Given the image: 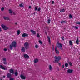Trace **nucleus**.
I'll use <instances>...</instances> for the list:
<instances>
[{"instance_id": "20", "label": "nucleus", "mask_w": 80, "mask_h": 80, "mask_svg": "<svg viewBox=\"0 0 80 80\" xmlns=\"http://www.w3.org/2000/svg\"><path fill=\"white\" fill-rule=\"evenodd\" d=\"M38 61V60L37 59H35L34 60V63H37Z\"/></svg>"}, {"instance_id": "39", "label": "nucleus", "mask_w": 80, "mask_h": 80, "mask_svg": "<svg viewBox=\"0 0 80 80\" xmlns=\"http://www.w3.org/2000/svg\"><path fill=\"white\" fill-rule=\"evenodd\" d=\"M39 43H40L41 44H42V42L41 41H39Z\"/></svg>"}, {"instance_id": "35", "label": "nucleus", "mask_w": 80, "mask_h": 80, "mask_svg": "<svg viewBox=\"0 0 80 80\" xmlns=\"http://www.w3.org/2000/svg\"><path fill=\"white\" fill-rule=\"evenodd\" d=\"M48 23H50V20L48 19Z\"/></svg>"}, {"instance_id": "13", "label": "nucleus", "mask_w": 80, "mask_h": 80, "mask_svg": "<svg viewBox=\"0 0 80 80\" xmlns=\"http://www.w3.org/2000/svg\"><path fill=\"white\" fill-rule=\"evenodd\" d=\"M20 77L22 79H23L24 80H25V77L23 76V75H21Z\"/></svg>"}, {"instance_id": "41", "label": "nucleus", "mask_w": 80, "mask_h": 80, "mask_svg": "<svg viewBox=\"0 0 80 80\" xmlns=\"http://www.w3.org/2000/svg\"><path fill=\"white\" fill-rule=\"evenodd\" d=\"M61 23H63V22H64V21H61Z\"/></svg>"}, {"instance_id": "6", "label": "nucleus", "mask_w": 80, "mask_h": 80, "mask_svg": "<svg viewBox=\"0 0 80 80\" xmlns=\"http://www.w3.org/2000/svg\"><path fill=\"white\" fill-rule=\"evenodd\" d=\"M73 70L72 69H69L68 70L67 72H68V73H71L73 72Z\"/></svg>"}, {"instance_id": "11", "label": "nucleus", "mask_w": 80, "mask_h": 80, "mask_svg": "<svg viewBox=\"0 0 80 80\" xmlns=\"http://www.w3.org/2000/svg\"><path fill=\"white\" fill-rule=\"evenodd\" d=\"M48 42L49 44H51V41H50V38L49 37H48Z\"/></svg>"}, {"instance_id": "33", "label": "nucleus", "mask_w": 80, "mask_h": 80, "mask_svg": "<svg viewBox=\"0 0 80 80\" xmlns=\"http://www.w3.org/2000/svg\"><path fill=\"white\" fill-rule=\"evenodd\" d=\"M69 64L70 66H72V63H71V62H69Z\"/></svg>"}, {"instance_id": "36", "label": "nucleus", "mask_w": 80, "mask_h": 80, "mask_svg": "<svg viewBox=\"0 0 80 80\" xmlns=\"http://www.w3.org/2000/svg\"><path fill=\"white\" fill-rule=\"evenodd\" d=\"M3 61L5 62L6 61V58H3Z\"/></svg>"}, {"instance_id": "50", "label": "nucleus", "mask_w": 80, "mask_h": 80, "mask_svg": "<svg viewBox=\"0 0 80 80\" xmlns=\"http://www.w3.org/2000/svg\"><path fill=\"white\" fill-rule=\"evenodd\" d=\"M15 25H17V23H15Z\"/></svg>"}, {"instance_id": "7", "label": "nucleus", "mask_w": 80, "mask_h": 80, "mask_svg": "<svg viewBox=\"0 0 80 80\" xmlns=\"http://www.w3.org/2000/svg\"><path fill=\"white\" fill-rule=\"evenodd\" d=\"M28 35L26 33H24L22 34V37H28Z\"/></svg>"}, {"instance_id": "3", "label": "nucleus", "mask_w": 80, "mask_h": 80, "mask_svg": "<svg viewBox=\"0 0 80 80\" xmlns=\"http://www.w3.org/2000/svg\"><path fill=\"white\" fill-rule=\"evenodd\" d=\"M24 47L26 49L29 48V43L28 42H26L24 44Z\"/></svg>"}, {"instance_id": "27", "label": "nucleus", "mask_w": 80, "mask_h": 80, "mask_svg": "<svg viewBox=\"0 0 80 80\" xmlns=\"http://www.w3.org/2000/svg\"><path fill=\"white\" fill-rule=\"evenodd\" d=\"M68 64L67 63H66L65 64V66L66 67H68Z\"/></svg>"}, {"instance_id": "9", "label": "nucleus", "mask_w": 80, "mask_h": 80, "mask_svg": "<svg viewBox=\"0 0 80 80\" xmlns=\"http://www.w3.org/2000/svg\"><path fill=\"white\" fill-rule=\"evenodd\" d=\"M3 18L4 20H10V18H9L6 17V16H3Z\"/></svg>"}, {"instance_id": "5", "label": "nucleus", "mask_w": 80, "mask_h": 80, "mask_svg": "<svg viewBox=\"0 0 80 80\" xmlns=\"http://www.w3.org/2000/svg\"><path fill=\"white\" fill-rule=\"evenodd\" d=\"M1 27L3 29H4V30H7L8 29V28L7 27V26H5V25L4 24L1 25Z\"/></svg>"}, {"instance_id": "23", "label": "nucleus", "mask_w": 80, "mask_h": 80, "mask_svg": "<svg viewBox=\"0 0 80 80\" xmlns=\"http://www.w3.org/2000/svg\"><path fill=\"white\" fill-rule=\"evenodd\" d=\"M49 69L51 71V70H52V66H51V65H49Z\"/></svg>"}, {"instance_id": "49", "label": "nucleus", "mask_w": 80, "mask_h": 80, "mask_svg": "<svg viewBox=\"0 0 80 80\" xmlns=\"http://www.w3.org/2000/svg\"><path fill=\"white\" fill-rule=\"evenodd\" d=\"M59 65H61V64L60 63H59Z\"/></svg>"}, {"instance_id": "2", "label": "nucleus", "mask_w": 80, "mask_h": 80, "mask_svg": "<svg viewBox=\"0 0 80 80\" xmlns=\"http://www.w3.org/2000/svg\"><path fill=\"white\" fill-rule=\"evenodd\" d=\"M54 58L55 59V61H53L54 63H56L58 62V61L61 59V57L60 56L57 57V56H55Z\"/></svg>"}, {"instance_id": "29", "label": "nucleus", "mask_w": 80, "mask_h": 80, "mask_svg": "<svg viewBox=\"0 0 80 80\" xmlns=\"http://www.w3.org/2000/svg\"><path fill=\"white\" fill-rule=\"evenodd\" d=\"M17 33L18 35H20V31L19 30L18 31Z\"/></svg>"}, {"instance_id": "4", "label": "nucleus", "mask_w": 80, "mask_h": 80, "mask_svg": "<svg viewBox=\"0 0 80 80\" xmlns=\"http://www.w3.org/2000/svg\"><path fill=\"white\" fill-rule=\"evenodd\" d=\"M57 45L58 48H59L60 49H62V44L58 43V44H57Z\"/></svg>"}, {"instance_id": "12", "label": "nucleus", "mask_w": 80, "mask_h": 80, "mask_svg": "<svg viewBox=\"0 0 80 80\" xmlns=\"http://www.w3.org/2000/svg\"><path fill=\"white\" fill-rule=\"evenodd\" d=\"M24 57L26 58H29V56H28L27 54H24Z\"/></svg>"}, {"instance_id": "45", "label": "nucleus", "mask_w": 80, "mask_h": 80, "mask_svg": "<svg viewBox=\"0 0 80 80\" xmlns=\"http://www.w3.org/2000/svg\"><path fill=\"white\" fill-rule=\"evenodd\" d=\"M62 68H64V65L62 66Z\"/></svg>"}, {"instance_id": "44", "label": "nucleus", "mask_w": 80, "mask_h": 80, "mask_svg": "<svg viewBox=\"0 0 80 80\" xmlns=\"http://www.w3.org/2000/svg\"><path fill=\"white\" fill-rule=\"evenodd\" d=\"M52 4H53V3H54V1H52Z\"/></svg>"}, {"instance_id": "31", "label": "nucleus", "mask_w": 80, "mask_h": 80, "mask_svg": "<svg viewBox=\"0 0 80 80\" xmlns=\"http://www.w3.org/2000/svg\"><path fill=\"white\" fill-rule=\"evenodd\" d=\"M40 10H41V8H40V7H39L38 8V11L39 12L40 11Z\"/></svg>"}, {"instance_id": "30", "label": "nucleus", "mask_w": 80, "mask_h": 80, "mask_svg": "<svg viewBox=\"0 0 80 80\" xmlns=\"http://www.w3.org/2000/svg\"><path fill=\"white\" fill-rule=\"evenodd\" d=\"M20 7H23V5L22 4H19Z\"/></svg>"}, {"instance_id": "37", "label": "nucleus", "mask_w": 80, "mask_h": 80, "mask_svg": "<svg viewBox=\"0 0 80 80\" xmlns=\"http://www.w3.org/2000/svg\"><path fill=\"white\" fill-rule=\"evenodd\" d=\"M69 18H72V16L71 15V14H70L69 15Z\"/></svg>"}, {"instance_id": "24", "label": "nucleus", "mask_w": 80, "mask_h": 80, "mask_svg": "<svg viewBox=\"0 0 80 80\" xmlns=\"http://www.w3.org/2000/svg\"><path fill=\"white\" fill-rule=\"evenodd\" d=\"M35 48H39V46L37 44H36L35 45Z\"/></svg>"}, {"instance_id": "32", "label": "nucleus", "mask_w": 80, "mask_h": 80, "mask_svg": "<svg viewBox=\"0 0 80 80\" xmlns=\"http://www.w3.org/2000/svg\"><path fill=\"white\" fill-rule=\"evenodd\" d=\"M37 9H38V8L37 7H35V11H37Z\"/></svg>"}, {"instance_id": "1", "label": "nucleus", "mask_w": 80, "mask_h": 80, "mask_svg": "<svg viewBox=\"0 0 80 80\" xmlns=\"http://www.w3.org/2000/svg\"><path fill=\"white\" fill-rule=\"evenodd\" d=\"M16 48L17 47V42L15 41H13L12 42L11 45H10V48L11 50H12L13 48Z\"/></svg>"}, {"instance_id": "16", "label": "nucleus", "mask_w": 80, "mask_h": 80, "mask_svg": "<svg viewBox=\"0 0 80 80\" xmlns=\"http://www.w3.org/2000/svg\"><path fill=\"white\" fill-rule=\"evenodd\" d=\"M32 32V33H33L34 35H35L36 34V32L35 31H34L33 30H31Z\"/></svg>"}, {"instance_id": "22", "label": "nucleus", "mask_w": 80, "mask_h": 80, "mask_svg": "<svg viewBox=\"0 0 80 80\" xmlns=\"http://www.w3.org/2000/svg\"><path fill=\"white\" fill-rule=\"evenodd\" d=\"M21 51L23 52H25V48H22L21 49Z\"/></svg>"}, {"instance_id": "10", "label": "nucleus", "mask_w": 80, "mask_h": 80, "mask_svg": "<svg viewBox=\"0 0 80 80\" xmlns=\"http://www.w3.org/2000/svg\"><path fill=\"white\" fill-rule=\"evenodd\" d=\"M9 13H12V15H15V12H13L11 9L9 10Z\"/></svg>"}, {"instance_id": "26", "label": "nucleus", "mask_w": 80, "mask_h": 80, "mask_svg": "<svg viewBox=\"0 0 80 80\" xmlns=\"http://www.w3.org/2000/svg\"><path fill=\"white\" fill-rule=\"evenodd\" d=\"M60 12H65V9H63L61 10Z\"/></svg>"}, {"instance_id": "18", "label": "nucleus", "mask_w": 80, "mask_h": 80, "mask_svg": "<svg viewBox=\"0 0 80 80\" xmlns=\"http://www.w3.org/2000/svg\"><path fill=\"white\" fill-rule=\"evenodd\" d=\"M7 77L8 78H10L11 77V74L8 73L7 75Z\"/></svg>"}, {"instance_id": "48", "label": "nucleus", "mask_w": 80, "mask_h": 80, "mask_svg": "<svg viewBox=\"0 0 80 80\" xmlns=\"http://www.w3.org/2000/svg\"><path fill=\"white\" fill-rule=\"evenodd\" d=\"M2 31V29H1V28L0 27V32H1Z\"/></svg>"}, {"instance_id": "17", "label": "nucleus", "mask_w": 80, "mask_h": 80, "mask_svg": "<svg viewBox=\"0 0 80 80\" xmlns=\"http://www.w3.org/2000/svg\"><path fill=\"white\" fill-rule=\"evenodd\" d=\"M69 45H73L72 42V41L71 40L69 41Z\"/></svg>"}, {"instance_id": "46", "label": "nucleus", "mask_w": 80, "mask_h": 80, "mask_svg": "<svg viewBox=\"0 0 80 80\" xmlns=\"http://www.w3.org/2000/svg\"><path fill=\"white\" fill-rule=\"evenodd\" d=\"M10 80H13V79L12 78H10Z\"/></svg>"}, {"instance_id": "34", "label": "nucleus", "mask_w": 80, "mask_h": 80, "mask_svg": "<svg viewBox=\"0 0 80 80\" xmlns=\"http://www.w3.org/2000/svg\"><path fill=\"white\" fill-rule=\"evenodd\" d=\"M76 24H77L78 25H80V22H76Z\"/></svg>"}, {"instance_id": "43", "label": "nucleus", "mask_w": 80, "mask_h": 80, "mask_svg": "<svg viewBox=\"0 0 80 80\" xmlns=\"http://www.w3.org/2000/svg\"><path fill=\"white\" fill-rule=\"evenodd\" d=\"M7 49H4V51H5V52H6V51H7Z\"/></svg>"}, {"instance_id": "40", "label": "nucleus", "mask_w": 80, "mask_h": 80, "mask_svg": "<svg viewBox=\"0 0 80 80\" xmlns=\"http://www.w3.org/2000/svg\"><path fill=\"white\" fill-rule=\"evenodd\" d=\"M29 8L30 9L32 8V7H31V6H29Z\"/></svg>"}, {"instance_id": "8", "label": "nucleus", "mask_w": 80, "mask_h": 80, "mask_svg": "<svg viewBox=\"0 0 80 80\" xmlns=\"http://www.w3.org/2000/svg\"><path fill=\"white\" fill-rule=\"evenodd\" d=\"M55 52L56 53L58 54L59 53V51H58V50H57V47H55Z\"/></svg>"}, {"instance_id": "38", "label": "nucleus", "mask_w": 80, "mask_h": 80, "mask_svg": "<svg viewBox=\"0 0 80 80\" xmlns=\"http://www.w3.org/2000/svg\"><path fill=\"white\" fill-rule=\"evenodd\" d=\"M4 10V8H1L2 11H3V10Z\"/></svg>"}, {"instance_id": "25", "label": "nucleus", "mask_w": 80, "mask_h": 80, "mask_svg": "<svg viewBox=\"0 0 80 80\" xmlns=\"http://www.w3.org/2000/svg\"><path fill=\"white\" fill-rule=\"evenodd\" d=\"M15 75L16 76H17L18 75V72H17V71L16 70L15 73Z\"/></svg>"}, {"instance_id": "14", "label": "nucleus", "mask_w": 80, "mask_h": 80, "mask_svg": "<svg viewBox=\"0 0 80 80\" xmlns=\"http://www.w3.org/2000/svg\"><path fill=\"white\" fill-rule=\"evenodd\" d=\"M0 68L3 70H5V68L2 65H0Z\"/></svg>"}, {"instance_id": "15", "label": "nucleus", "mask_w": 80, "mask_h": 80, "mask_svg": "<svg viewBox=\"0 0 80 80\" xmlns=\"http://www.w3.org/2000/svg\"><path fill=\"white\" fill-rule=\"evenodd\" d=\"M76 43L77 45H78V43H79V41L78 40V38H77Z\"/></svg>"}, {"instance_id": "47", "label": "nucleus", "mask_w": 80, "mask_h": 80, "mask_svg": "<svg viewBox=\"0 0 80 80\" xmlns=\"http://www.w3.org/2000/svg\"><path fill=\"white\" fill-rule=\"evenodd\" d=\"M4 64H7V62H4Z\"/></svg>"}, {"instance_id": "51", "label": "nucleus", "mask_w": 80, "mask_h": 80, "mask_svg": "<svg viewBox=\"0 0 80 80\" xmlns=\"http://www.w3.org/2000/svg\"><path fill=\"white\" fill-rule=\"evenodd\" d=\"M5 76H4L3 77L4 78H5Z\"/></svg>"}, {"instance_id": "28", "label": "nucleus", "mask_w": 80, "mask_h": 80, "mask_svg": "<svg viewBox=\"0 0 80 80\" xmlns=\"http://www.w3.org/2000/svg\"><path fill=\"white\" fill-rule=\"evenodd\" d=\"M37 36L38 38H40V35L38 34V33L37 34Z\"/></svg>"}, {"instance_id": "42", "label": "nucleus", "mask_w": 80, "mask_h": 80, "mask_svg": "<svg viewBox=\"0 0 80 80\" xmlns=\"http://www.w3.org/2000/svg\"><path fill=\"white\" fill-rule=\"evenodd\" d=\"M62 40H64V38H63V37H62Z\"/></svg>"}, {"instance_id": "21", "label": "nucleus", "mask_w": 80, "mask_h": 80, "mask_svg": "<svg viewBox=\"0 0 80 80\" xmlns=\"http://www.w3.org/2000/svg\"><path fill=\"white\" fill-rule=\"evenodd\" d=\"M10 73H14L13 70L12 69H11L10 70Z\"/></svg>"}, {"instance_id": "19", "label": "nucleus", "mask_w": 80, "mask_h": 80, "mask_svg": "<svg viewBox=\"0 0 80 80\" xmlns=\"http://www.w3.org/2000/svg\"><path fill=\"white\" fill-rule=\"evenodd\" d=\"M72 28H75L77 30H78V27L75 26H74L72 27Z\"/></svg>"}]
</instances>
